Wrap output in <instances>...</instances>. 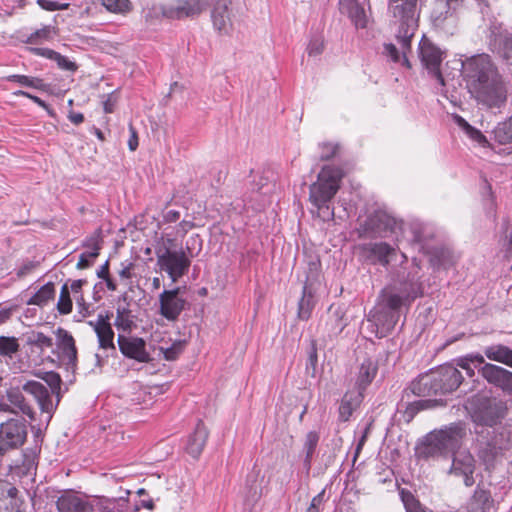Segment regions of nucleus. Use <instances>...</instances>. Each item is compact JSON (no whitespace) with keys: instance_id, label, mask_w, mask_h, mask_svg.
<instances>
[{"instance_id":"40","label":"nucleus","mask_w":512,"mask_h":512,"mask_svg":"<svg viewBox=\"0 0 512 512\" xmlns=\"http://www.w3.org/2000/svg\"><path fill=\"white\" fill-rule=\"evenodd\" d=\"M501 455V448L490 443L486 444L479 451V458L484 462L487 468L494 465L497 458Z\"/></svg>"},{"instance_id":"44","label":"nucleus","mask_w":512,"mask_h":512,"mask_svg":"<svg viewBox=\"0 0 512 512\" xmlns=\"http://www.w3.org/2000/svg\"><path fill=\"white\" fill-rule=\"evenodd\" d=\"M19 350V343L15 337H0V355L11 356Z\"/></svg>"},{"instance_id":"47","label":"nucleus","mask_w":512,"mask_h":512,"mask_svg":"<svg viewBox=\"0 0 512 512\" xmlns=\"http://www.w3.org/2000/svg\"><path fill=\"white\" fill-rule=\"evenodd\" d=\"M40 266V262L36 260H26L24 261L16 271V275L18 278H24L31 273H33Z\"/></svg>"},{"instance_id":"15","label":"nucleus","mask_w":512,"mask_h":512,"mask_svg":"<svg viewBox=\"0 0 512 512\" xmlns=\"http://www.w3.org/2000/svg\"><path fill=\"white\" fill-rule=\"evenodd\" d=\"M185 301L179 297V289L164 290L160 295V313L173 321L178 318L184 308Z\"/></svg>"},{"instance_id":"33","label":"nucleus","mask_w":512,"mask_h":512,"mask_svg":"<svg viewBox=\"0 0 512 512\" xmlns=\"http://www.w3.org/2000/svg\"><path fill=\"white\" fill-rule=\"evenodd\" d=\"M456 122L473 142L477 143L481 147L490 146V143L487 140L486 136L483 135L480 130L472 127L465 119H463L460 116H457Z\"/></svg>"},{"instance_id":"17","label":"nucleus","mask_w":512,"mask_h":512,"mask_svg":"<svg viewBox=\"0 0 512 512\" xmlns=\"http://www.w3.org/2000/svg\"><path fill=\"white\" fill-rule=\"evenodd\" d=\"M365 257L372 263H379L387 267L390 263V257L395 253L394 247L385 242L367 243L362 246Z\"/></svg>"},{"instance_id":"60","label":"nucleus","mask_w":512,"mask_h":512,"mask_svg":"<svg viewBox=\"0 0 512 512\" xmlns=\"http://www.w3.org/2000/svg\"><path fill=\"white\" fill-rule=\"evenodd\" d=\"M15 96H23V97H26V98H29L31 99L34 103H36L38 106L42 107V108H47V104L45 103V101H43L41 98H39L38 96H35V95H32L26 91H23V90H18V91H15L13 93Z\"/></svg>"},{"instance_id":"51","label":"nucleus","mask_w":512,"mask_h":512,"mask_svg":"<svg viewBox=\"0 0 512 512\" xmlns=\"http://www.w3.org/2000/svg\"><path fill=\"white\" fill-rule=\"evenodd\" d=\"M32 344L40 349L50 348L53 346V340L44 333L37 332L33 336Z\"/></svg>"},{"instance_id":"59","label":"nucleus","mask_w":512,"mask_h":512,"mask_svg":"<svg viewBox=\"0 0 512 512\" xmlns=\"http://www.w3.org/2000/svg\"><path fill=\"white\" fill-rule=\"evenodd\" d=\"M30 51L37 56H41L53 61L56 60L59 54L58 52L49 48H30Z\"/></svg>"},{"instance_id":"12","label":"nucleus","mask_w":512,"mask_h":512,"mask_svg":"<svg viewBox=\"0 0 512 512\" xmlns=\"http://www.w3.org/2000/svg\"><path fill=\"white\" fill-rule=\"evenodd\" d=\"M399 315L390 309H387L379 302L369 312L367 321L371 325V331L378 338L385 337L396 325Z\"/></svg>"},{"instance_id":"18","label":"nucleus","mask_w":512,"mask_h":512,"mask_svg":"<svg viewBox=\"0 0 512 512\" xmlns=\"http://www.w3.org/2000/svg\"><path fill=\"white\" fill-rule=\"evenodd\" d=\"M88 324L94 329L99 342V347L102 349L112 348L114 346V332L110 323L109 314H99L95 321H89Z\"/></svg>"},{"instance_id":"43","label":"nucleus","mask_w":512,"mask_h":512,"mask_svg":"<svg viewBox=\"0 0 512 512\" xmlns=\"http://www.w3.org/2000/svg\"><path fill=\"white\" fill-rule=\"evenodd\" d=\"M401 498L406 512H433L423 506L410 492H401Z\"/></svg>"},{"instance_id":"26","label":"nucleus","mask_w":512,"mask_h":512,"mask_svg":"<svg viewBox=\"0 0 512 512\" xmlns=\"http://www.w3.org/2000/svg\"><path fill=\"white\" fill-rule=\"evenodd\" d=\"M493 500L488 491L477 488L467 504L468 512H491Z\"/></svg>"},{"instance_id":"3","label":"nucleus","mask_w":512,"mask_h":512,"mask_svg":"<svg viewBox=\"0 0 512 512\" xmlns=\"http://www.w3.org/2000/svg\"><path fill=\"white\" fill-rule=\"evenodd\" d=\"M389 10L399 23L396 39L401 46V52L392 43L384 44L383 53L393 62L403 61L407 67L406 57L411 51V39L418 27L417 0H390Z\"/></svg>"},{"instance_id":"9","label":"nucleus","mask_w":512,"mask_h":512,"mask_svg":"<svg viewBox=\"0 0 512 512\" xmlns=\"http://www.w3.org/2000/svg\"><path fill=\"white\" fill-rule=\"evenodd\" d=\"M158 265L160 269L168 274L172 282H177L190 267V259L180 246L179 249L167 247L157 252Z\"/></svg>"},{"instance_id":"25","label":"nucleus","mask_w":512,"mask_h":512,"mask_svg":"<svg viewBox=\"0 0 512 512\" xmlns=\"http://www.w3.org/2000/svg\"><path fill=\"white\" fill-rule=\"evenodd\" d=\"M426 225L419 220L403 222V230L400 235V241L407 239L410 242L421 244L426 239Z\"/></svg>"},{"instance_id":"52","label":"nucleus","mask_w":512,"mask_h":512,"mask_svg":"<svg viewBox=\"0 0 512 512\" xmlns=\"http://www.w3.org/2000/svg\"><path fill=\"white\" fill-rule=\"evenodd\" d=\"M475 421L485 426H493L497 422V416L491 411L479 412L474 415Z\"/></svg>"},{"instance_id":"36","label":"nucleus","mask_w":512,"mask_h":512,"mask_svg":"<svg viewBox=\"0 0 512 512\" xmlns=\"http://www.w3.org/2000/svg\"><path fill=\"white\" fill-rule=\"evenodd\" d=\"M58 29L51 25H45L42 28L31 33L27 39L28 44H40L44 41H50L57 35Z\"/></svg>"},{"instance_id":"28","label":"nucleus","mask_w":512,"mask_h":512,"mask_svg":"<svg viewBox=\"0 0 512 512\" xmlns=\"http://www.w3.org/2000/svg\"><path fill=\"white\" fill-rule=\"evenodd\" d=\"M485 356L495 362H500L512 368V349L498 344L491 345L484 349Z\"/></svg>"},{"instance_id":"46","label":"nucleus","mask_w":512,"mask_h":512,"mask_svg":"<svg viewBox=\"0 0 512 512\" xmlns=\"http://www.w3.org/2000/svg\"><path fill=\"white\" fill-rule=\"evenodd\" d=\"M131 388L133 390H137L133 393L134 396L130 398V402H132L133 405H140L141 403L147 404L151 402V394L146 392L145 389H142L138 383L133 384Z\"/></svg>"},{"instance_id":"14","label":"nucleus","mask_w":512,"mask_h":512,"mask_svg":"<svg viewBox=\"0 0 512 512\" xmlns=\"http://www.w3.org/2000/svg\"><path fill=\"white\" fill-rule=\"evenodd\" d=\"M479 372L489 383L504 391L512 392L511 371L491 363H485Z\"/></svg>"},{"instance_id":"23","label":"nucleus","mask_w":512,"mask_h":512,"mask_svg":"<svg viewBox=\"0 0 512 512\" xmlns=\"http://www.w3.org/2000/svg\"><path fill=\"white\" fill-rule=\"evenodd\" d=\"M377 371V364L372 359H365L361 363L356 377V390L363 393L367 386H369L374 380Z\"/></svg>"},{"instance_id":"32","label":"nucleus","mask_w":512,"mask_h":512,"mask_svg":"<svg viewBox=\"0 0 512 512\" xmlns=\"http://www.w3.org/2000/svg\"><path fill=\"white\" fill-rule=\"evenodd\" d=\"M86 247L91 248V251L84 252L80 255L77 262L78 269H85L90 266V259H94L99 255L100 243L98 236H92L85 244Z\"/></svg>"},{"instance_id":"19","label":"nucleus","mask_w":512,"mask_h":512,"mask_svg":"<svg viewBox=\"0 0 512 512\" xmlns=\"http://www.w3.org/2000/svg\"><path fill=\"white\" fill-rule=\"evenodd\" d=\"M465 0H435L432 17L437 25L453 18L464 8Z\"/></svg>"},{"instance_id":"34","label":"nucleus","mask_w":512,"mask_h":512,"mask_svg":"<svg viewBox=\"0 0 512 512\" xmlns=\"http://www.w3.org/2000/svg\"><path fill=\"white\" fill-rule=\"evenodd\" d=\"M130 359L139 362H149L150 353L146 350V343L141 338H130Z\"/></svg>"},{"instance_id":"42","label":"nucleus","mask_w":512,"mask_h":512,"mask_svg":"<svg viewBox=\"0 0 512 512\" xmlns=\"http://www.w3.org/2000/svg\"><path fill=\"white\" fill-rule=\"evenodd\" d=\"M343 13L348 15V17L354 23L356 28H365L366 27L367 19H366L365 10L359 4H356L352 7H350Z\"/></svg>"},{"instance_id":"31","label":"nucleus","mask_w":512,"mask_h":512,"mask_svg":"<svg viewBox=\"0 0 512 512\" xmlns=\"http://www.w3.org/2000/svg\"><path fill=\"white\" fill-rule=\"evenodd\" d=\"M494 140L501 145L512 146V118L499 122L493 129Z\"/></svg>"},{"instance_id":"53","label":"nucleus","mask_w":512,"mask_h":512,"mask_svg":"<svg viewBox=\"0 0 512 512\" xmlns=\"http://www.w3.org/2000/svg\"><path fill=\"white\" fill-rule=\"evenodd\" d=\"M319 157L321 160H328L332 158L337 152V145L333 143H323L320 146Z\"/></svg>"},{"instance_id":"61","label":"nucleus","mask_w":512,"mask_h":512,"mask_svg":"<svg viewBox=\"0 0 512 512\" xmlns=\"http://www.w3.org/2000/svg\"><path fill=\"white\" fill-rule=\"evenodd\" d=\"M87 283L84 279H78L72 281L71 285L69 286L70 292H72L74 295L80 294L82 292V287Z\"/></svg>"},{"instance_id":"1","label":"nucleus","mask_w":512,"mask_h":512,"mask_svg":"<svg viewBox=\"0 0 512 512\" xmlns=\"http://www.w3.org/2000/svg\"><path fill=\"white\" fill-rule=\"evenodd\" d=\"M461 76L470 95L488 109H500L507 100V91L496 65L487 54L460 60Z\"/></svg>"},{"instance_id":"21","label":"nucleus","mask_w":512,"mask_h":512,"mask_svg":"<svg viewBox=\"0 0 512 512\" xmlns=\"http://www.w3.org/2000/svg\"><path fill=\"white\" fill-rule=\"evenodd\" d=\"M56 506L58 512H90L92 509L86 501L72 493L61 495L56 501Z\"/></svg>"},{"instance_id":"11","label":"nucleus","mask_w":512,"mask_h":512,"mask_svg":"<svg viewBox=\"0 0 512 512\" xmlns=\"http://www.w3.org/2000/svg\"><path fill=\"white\" fill-rule=\"evenodd\" d=\"M27 437L23 420L10 419L0 425V455L22 446Z\"/></svg>"},{"instance_id":"41","label":"nucleus","mask_w":512,"mask_h":512,"mask_svg":"<svg viewBox=\"0 0 512 512\" xmlns=\"http://www.w3.org/2000/svg\"><path fill=\"white\" fill-rule=\"evenodd\" d=\"M185 345L186 341L175 340L170 346L161 345L159 350L166 360L173 361L183 352Z\"/></svg>"},{"instance_id":"2","label":"nucleus","mask_w":512,"mask_h":512,"mask_svg":"<svg viewBox=\"0 0 512 512\" xmlns=\"http://www.w3.org/2000/svg\"><path fill=\"white\" fill-rule=\"evenodd\" d=\"M465 435V425L461 422L453 423L444 429L430 433L420 453L425 458H446L452 454V463L448 473L462 477L465 486L471 487L475 483V459L469 451L456 452Z\"/></svg>"},{"instance_id":"49","label":"nucleus","mask_w":512,"mask_h":512,"mask_svg":"<svg viewBox=\"0 0 512 512\" xmlns=\"http://www.w3.org/2000/svg\"><path fill=\"white\" fill-rule=\"evenodd\" d=\"M103 6L110 12H122L128 8V0H102Z\"/></svg>"},{"instance_id":"7","label":"nucleus","mask_w":512,"mask_h":512,"mask_svg":"<svg viewBox=\"0 0 512 512\" xmlns=\"http://www.w3.org/2000/svg\"><path fill=\"white\" fill-rule=\"evenodd\" d=\"M403 230V221L397 220L386 211L378 210L367 217L360 224V236L369 238H389L400 241V235Z\"/></svg>"},{"instance_id":"54","label":"nucleus","mask_w":512,"mask_h":512,"mask_svg":"<svg viewBox=\"0 0 512 512\" xmlns=\"http://www.w3.org/2000/svg\"><path fill=\"white\" fill-rule=\"evenodd\" d=\"M55 62L57 63L58 67L62 70L75 72L78 69V66L75 62L69 60L67 57L58 54Z\"/></svg>"},{"instance_id":"8","label":"nucleus","mask_w":512,"mask_h":512,"mask_svg":"<svg viewBox=\"0 0 512 512\" xmlns=\"http://www.w3.org/2000/svg\"><path fill=\"white\" fill-rule=\"evenodd\" d=\"M418 55L422 66L428 71L429 75L436 79L440 86L439 91L445 94L447 91V80L440 71V66L445 58V52L436 46L431 40L422 37L419 47Z\"/></svg>"},{"instance_id":"13","label":"nucleus","mask_w":512,"mask_h":512,"mask_svg":"<svg viewBox=\"0 0 512 512\" xmlns=\"http://www.w3.org/2000/svg\"><path fill=\"white\" fill-rule=\"evenodd\" d=\"M232 0H216L211 11V21L215 30L227 35L232 30L231 10Z\"/></svg>"},{"instance_id":"24","label":"nucleus","mask_w":512,"mask_h":512,"mask_svg":"<svg viewBox=\"0 0 512 512\" xmlns=\"http://www.w3.org/2000/svg\"><path fill=\"white\" fill-rule=\"evenodd\" d=\"M364 395L361 391L353 390L347 392L339 407V417L342 421H348L352 413L359 407Z\"/></svg>"},{"instance_id":"56","label":"nucleus","mask_w":512,"mask_h":512,"mask_svg":"<svg viewBox=\"0 0 512 512\" xmlns=\"http://www.w3.org/2000/svg\"><path fill=\"white\" fill-rule=\"evenodd\" d=\"M501 53L504 59L512 64V35L505 36L502 42Z\"/></svg>"},{"instance_id":"38","label":"nucleus","mask_w":512,"mask_h":512,"mask_svg":"<svg viewBox=\"0 0 512 512\" xmlns=\"http://www.w3.org/2000/svg\"><path fill=\"white\" fill-rule=\"evenodd\" d=\"M7 81L18 83L25 87L38 90H45V84L42 79L27 75L13 74L6 77Z\"/></svg>"},{"instance_id":"37","label":"nucleus","mask_w":512,"mask_h":512,"mask_svg":"<svg viewBox=\"0 0 512 512\" xmlns=\"http://www.w3.org/2000/svg\"><path fill=\"white\" fill-rule=\"evenodd\" d=\"M135 494L137 499H135L133 507H130V512H138L141 508L147 509L149 511H153L155 508L153 499L148 495L145 488H136Z\"/></svg>"},{"instance_id":"30","label":"nucleus","mask_w":512,"mask_h":512,"mask_svg":"<svg viewBox=\"0 0 512 512\" xmlns=\"http://www.w3.org/2000/svg\"><path fill=\"white\" fill-rule=\"evenodd\" d=\"M7 400L11 405L17 408L20 412L25 415H32L33 410L30 405L26 402L22 391L18 387H11L6 392Z\"/></svg>"},{"instance_id":"50","label":"nucleus","mask_w":512,"mask_h":512,"mask_svg":"<svg viewBox=\"0 0 512 512\" xmlns=\"http://www.w3.org/2000/svg\"><path fill=\"white\" fill-rule=\"evenodd\" d=\"M324 50V40L321 37H315L310 40L308 47H307V53L309 56H318L320 55Z\"/></svg>"},{"instance_id":"57","label":"nucleus","mask_w":512,"mask_h":512,"mask_svg":"<svg viewBox=\"0 0 512 512\" xmlns=\"http://www.w3.org/2000/svg\"><path fill=\"white\" fill-rule=\"evenodd\" d=\"M318 363L317 349L314 342L311 343L309 352H308V360H307V371L310 369L315 371Z\"/></svg>"},{"instance_id":"5","label":"nucleus","mask_w":512,"mask_h":512,"mask_svg":"<svg viewBox=\"0 0 512 512\" xmlns=\"http://www.w3.org/2000/svg\"><path fill=\"white\" fill-rule=\"evenodd\" d=\"M344 172L339 166L325 165L320 170L317 180L309 187V201L317 208L323 219H333L334 211L330 202L340 189Z\"/></svg>"},{"instance_id":"55","label":"nucleus","mask_w":512,"mask_h":512,"mask_svg":"<svg viewBox=\"0 0 512 512\" xmlns=\"http://www.w3.org/2000/svg\"><path fill=\"white\" fill-rule=\"evenodd\" d=\"M114 324L117 328L128 329V310L125 307L117 309V317Z\"/></svg>"},{"instance_id":"64","label":"nucleus","mask_w":512,"mask_h":512,"mask_svg":"<svg viewBox=\"0 0 512 512\" xmlns=\"http://www.w3.org/2000/svg\"><path fill=\"white\" fill-rule=\"evenodd\" d=\"M68 118L75 125H79L84 121V115L80 112L71 111Z\"/></svg>"},{"instance_id":"58","label":"nucleus","mask_w":512,"mask_h":512,"mask_svg":"<svg viewBox=\"0 0 512 512\" xmlns=\"http://www.w3.org/2000/svg\"><path fill=\"white\" fill-rule=\"evenodd\" d=\"M30 51L37 56H41L53 61L56 60L59 54L58 52L49 48H30Z\"/></svg>"},{"instance_id":"10","label":"nucleus","mask_w":512,"mask_h":512,"mask_svg":"<svg viewBox=\"0 0 512 512\" xmlns=\"http://www.w3.org/2000/svg\"><path fill=\"white\" fill-rule=\"evenodd\" d=\"M211 0H176L168 5L160 6L161 14L169 19L193 18L206 11Z\"/></svg>"},{"instance_id":"39","label":"nucleus","mask_w":512,"mask_h":512,"mask_svg":"<svg viewBox=\"0 0 512 512\" xmlns=\"http://www.w3.org/2000/svg\"><path fill=\"white\" fill-rule=\"evenodd\" d=\"M56 308L61 315L70 314L73 310V302L70 297V290L67 283L63 284L61 287Z\"/></svg>"},{"instance_id":"29","label":"nucleus","mask_w":512,"mask_h":512,"mask_svg":"<svg viewBox=\"0 0 512 512\" xmlns=\"http://www.w3.org/2000/svg\"><path fill=\"white\" fill-rule=\"evenodd\" d=\"M320 439V435L317 431H309L304 438L303 441V452L304 456V466L309 470L311 468L313 455L315 453L316 447L318 445Z\"/></svg>"},{"instance_id":"22","label":"nucleus","mask_w":512,"mask_h":512,"mask_svg":"<svg viewBox=\"0 0 512 512\" xmlns=\"http://www.w3.org/2000/svg\"><path fill=\"white\" fill-rule=\"evenodd\" d=\"M208 438V431L202 421H199L195 427L194 432L189 436L186 450L194 458H197L206 443Z\"/></svg>"},{"instance_id":"35","label":"nucleus","mask_w":512,"mask_h":512,"mask_svg":"<svg viewBox=\"0 0 512 512\" xmlns=\"http://www.w3.org/2000/svg\"><path fill=\"white\" fill-rule=\"evenodd\" d=\"M480 364H484V357L479 353L467 354L456 360V365L464 369L469 377L475 374L473 366L477 367Z\"/></svg>"},{"instance_id":"27","label":"nucleus","mask_w":512,"mask_h":512,"mask_svg":"<svg viewBox=\"0 0 512 512\" xmlns=\"http://www.w3.org/2000/svg\"><path fill=\"white\" fill-rule=\"evenodd\" d=\"M56 295L55 284L48 282L41 286L26 302L27 305H35L44 307L49 302L53 301Z\"/></svg>"},{"instance_id":"62","label":"nucleus","mask_w":512,"mask_h":512,"mask_svg":"<svg viewBox=\"0 0 512 512\" xmlns=\"http://www.w3.org/2000/svg\"><path fill=\"white\" fill-rule=\"evenodd\" d=\"M324 495H325V491L324 490L321 491L320 493H318L315 497H313L309 507H312V508H315V509L319 510V507L323 504Z\"/></svg>"},{"instance_id":"45","label":"nucleus","mask_w":512,"mask_h":512,"mask_svg":"<svg viewBox=\"0 0 512 512\" xmlns=\"http://www.w3.org/2000/svg\"><path fill=\"white\" fill-rule=\"evenodd\" d=\"M312 308V295L308 292L307 286L303 288V297L299 302V317L301 319H307L310 316V311Z\"/></svg>"},{"instance_id":"6","label":"nucleus","mask_w":512,"mask_h":512,"mask_svg":"<svg viewBox=\"0 0 512 512\" xmlns=\"http://www.w3.org/2000/svg\"><path fill=\"white\" fill-rule=\"evenodd\" d=\"M463 381L461 372L453 365H443L437 370L414 380L410 389L417 396L447 394L455 391Z\"/></svg>"},{"instance_id":"20","label":"nucleus","mask_w":512,"mask_h":512,"mask_svg":"<svg viewBox=\"0 0 512 512\" xmlns=\"http://www.w3.org/2000/svg\"><path fill=\"white\" fill-rule=\"evenodd\" d=\"M23 390L35 397L41 411L50 413L52 410V399L48 388L38 381H28L23 385Z\"/></svg>"},{"instance_id":"4","label":"nucleus","mask_w":512,"mask_h":512,"mask_svg":"<svg viewBox=\"0 0 512 512\" xmlns=\"http://www.w3.org/2000/svg\"><path fill=\"white\" fill-rule=\"evenodd\" d=\"M420 271V262L413 258L409 270L406 273L398 274L399 284L384 288L377 302L400 315L403 307L410 306L416 298L424 293Z\"/></svg>"},{"instance_id":"63","label":"nucleus","mask_w":512,"mask_h":512,"mask_svg":"<svg viewBox=\"0 0 512 512\" xmlns=\"http://www.w3.org/2000/svg\"><path fill=\"white\" fill-rule=\"evenodd\" d=\"M119 349L124 356L128 357V338L124 335L118 336Z\"/></svg>"},{"instance_id":"48","label":"nucleus","mask_w":512,"mask_h":512,"mask_svg":"<svg viewBox=\"0 0 512 512\" xmlns=\"http://www.w3.org/2000/svg\"><path fill=\"white\" fill-rule=\"evenodd\" d=\"M36 3L46 11L67 10L70 6L69 3H59L52 0H36Z\"/></svg>"},{"instance_id":"16","label":"nucleus","mask_w":512,"mask_h":512,"mask_svg":"<svg viewBox=\"0 0 512 512\" xmlns=\"http://www.w3.org/2000/svg\"><path fill=\"white\" fill-rule=\"evenodd\" d=\"M58 338L57 347L60 351L61 359L65 364L74 369L77 365V347L73 336L65 329L58 328L56 331Z\"/></svg>"}]
</instances>
